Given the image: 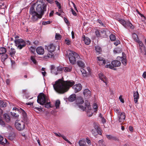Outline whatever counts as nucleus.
Instances as JSON below:
<instances>
[{"label":"nucleus","mask_w":146,"mask_h":146,"mask_svg":"<svg viewBox=\"0 0 146 146\" xmlns=\"http://www.w3.org/2000/svg\"><path fill=\"white\" fill-rule=\"evenodd\" d=\"M74 84L72 80L64 81L62 79H59L52 83L54 90L59 93L62 94L67 92L69 88Z\"/></svg>","instance_id":"obj_1"},{"label":"nucleus","mask_w":146,"mask_h":146,"mask_svg":"<svg viewBox=\"0 0 146 146\" xmlns=\"http://www.w3.org/2000/svg\"><path fill=\"white\" fill-rule=\"evenodd\" d=\"M78 103L77 105L78 107L83 111H86L88 113L91 112L92 110L90 106V102L86 100L85 101V106H84L83 104L84 102L83 99L81 98H79L78 99Z\"/></svg>","instance_id":"obj_2"},{"label":"nucleus","mask_w":146,"mask_h":146,"mask_svg":"<svg viewBox=\"0 0 146 146\" xmlns=\"http://www.w3.org/2000/svg\"><path fill=\"white\" fill-rule=\"evenodd\" d=\"M29 13L32 17L31 20L32 21L35 22L37 21L39 19H41L43 15L41 13H38L35 11L34 7L32 6L30 9Z\"/></svg>","instance_id":"obj_3"},{"label":"nucleus","mask_w":146,"mask_h":146,"mask_svg":"<svg viewBox=\"0 0 146 146\" xmlns=\"http://www.w3.org/2000/svg\"><path fill=\"white\" fill-rule=\"evenodd\" d=\"M37 4L36 7V11L43 15L44 12L46 11V4L42 0H39L37 2Z\"/></svg>","instance_id":"obj_4"},{"label":"nucleus","mask_w":146,"mask_h":146,"mask_svg":"<svg viewBox=\"0 0 146 146\" xmlns=\"http://www.w3.org/2000/svg\"><path fill=\"white\" fill-rule=\"evenodd\" d=\"M68 57L70 63L72 64H75L76 60L80 58L79 55L73 51H70L68 54Z\"/></svg>","instance_id":"obj_5"},{"label":"nucleus","mask_w":146,"mask_h":146,"mask_svg":"<svg viewBox=\"0 0 146 146\" xmlns=\"http://www.w3.org/2000/svg\"><path fill=\"white\" fill-rule=\"evenodd\" d=\"M48 98L47 96L42 93H40L37 97V102L40 104L43 105L46 102H48Z\"/></svg>","instance_id":"obj_6"},{"label":"nucleus","mask_w":146,"mask_h":146,"mask_svg":"<svg viewBox=\"0 0 146 146\" xmlns=\"http://www.w3.org/2000/svg\"><path fill=\"white\" fill-rule=\"evenodd\" d=\"M15 126L19 131H22L25 128V122L19 120H17L15 123Z\"/></svg>","instance_id":"obj_7"},{"label":"nucleus","mask_w":146,"mask_h":146,"mask_svg":"<svg viewBox=\"0 0 146 146\" xmlns=\"http://www.w3.org/2000/svg\"><path fill=\"white\" fill-rule=\"evenodd\" d=\"M15 45L18 49L21 50L26 45L25 42L22 39H18L15 41Z\"/></svg>","instance_id":"obj_8"},{"label":"nucleus","mask_w":146,"mask_h":146,"mask_svg":"<svg viewBox=\"0 0 146 146\" xmlns=\"http://www.w3.org/2000/svg\"><path fill=\"white\" fill-rule=\"evenodd\" d=\"M111 65L110 64H107L105 66L106 68H109L111 69H113L114 67H118L120 66L121 62L119 60H115L112 61L111 62Z\"/></svg>","instance_id":"obj_9"},{"label":"nucleus","mask_w":146,"mask_h":146,"mask_svg":"<svg viewBox=\"0 0 146 146\" xmlns=\"http://www.w3.org/2000/svg\"><path fill=\"white\" fill-rule=\"evenodd\" d=\"M97 62L100 66H103L106 63V61L105 59L101 57H97Z\"/></svg>","instance_id":"obj_10"},{"label":"nucleus","mask_w":146,"mask_h":146,"mask_svg":"<svg viewBox=\"0 0 146 146\" xmlns=\"http://www.w3.org/2000/svg\"><path fill=\"white\" fill-rule=\"evenodd\" d=\"M75 93H77L82 89V86L80 84H78L72 87Z\"/></svg>","instance_id":"obj_11"},{"label":"nucleus","mask_w":146,"mask_h":146,"mask_svg":"<svg viewBox=\"0 0 146 146\" xmlns=\"http://www.w3.org/2000/svg\"><path fill=\"white\" fill-rule=\"evenodd\" d=\"M118 116L119 122H121L125 119V115L124 113L123 112L120 113L118 114Z\"/></svg>","instance_id":"obj_12"},{"label":"nucleus","mask_w":146,"mask_h":146,"mask_svg":"<svg viewBox=\"0 0 146 146\" xmlns=\"http://www.w3.org/2000/svg\"><path fill=\"white\" fill-rule=\"evenodd\" d=\"M99 76L100 78L105 83L106 85H107L108 84L107 78L102 73H100L99 74Z\"/></svg>","instance_id":"obj_13"},{"label":"nucleus","mask_w":146,"mask_h":146,"mask_svg":"<svg viewBox=\"0 0 146 146\" xmlns=\"http://www.w3.org/2000/svg\"><path fill=\"white\" fill-rule=\"evenodd\" d=\"M36 52L38 54L42 55L44 52V48L41 46L38 47L36 49Z\"/></svg>","instance_id":"obj_14"},{"label":"nucleus","mask_w":146,"mask_h":146,"mask_svg":"<svg viewBox=\"0 0 146 146\" xmlns=\"http://www.w3.org/2000/svg\"><path fill=\"white\" fill-rule=\"evenodd\" d=\"M83 94L84 96L87 98L90 97L91 94L90 91L88 89H85L83 92Z\"/></svg>","instance_id":"obj_15"},{"label":"nucleus","mask_w":146,"mask_h":146,"mask_svg":"<svg viewBox=\"0 0 146 146\" xmlns=\"http://www.w3.org/2000/svg\"><path fill=\"white\" fill-rule=\"evenodd\" d=\"M89 68H88L87 69L88 70V72H87L84 69L82 68L81 69V71L84 77H86L88 76V75L90 74V71L89 70Z\"/></svg>","instance_id":"obj_16"},{"label":"nucleus","mask_w":146,"mask_h":146,"mask_svg":"<svg viewBox=\"0 0 146 146\" xmlns=\"http://www.w3.org/2000/svg\"><path fill=\"white\" fill-rule=\"evenodd\" d=\"M101 34L102 35V36L103 37H106L107 36V34L109 33V31L108 30H105L104 29H102L100 30Z\"/></svg>","instance_id":"obj_17"},{"label":"nucleus","mask_w":146,"mask_h":146,"mask_svg":"<svg viewBox=\"0 0 146 146\" xmlns=\"http://www.w3.org/2000/svg\"><path fill=\"white\" fill-rule=\"evenodd\" d=\"M137 91L134 92L133 93V97L134 101L135 104L137 103L138 100L139 99V96Z\"/></svg>","instance_id":"obj_18"},{"label":"nucleus","mask_w":146,"mask_h":146,"mask_svg":"<svg viewBox=\"0 0 146 146\" xmlns=\"http://www.w3.org/2000/svg\"><path fill=\"white\" fill-rule=\"evenodd\" d=\"M51 72L55 75H57L58 72L57 71V69L56 67L54 65H51L50 66Z\"/></svg>","instance_id":"obj_19"},{"label":"nucleus","mask_w":146,"mask_h":146,"mask_svg":"<svg viewBox=\"0 0 146 146\" xmlns=\"http://www.w3.org/2000/svg\"><path fill=\"white\" fill-rule=\"evenodd\" d=\"M13 110H15V111L17 112H19V110H20V112L21 113L24 117L26 116L27 114L26 113L24 110L22 109L21 108L19 109L16 108H13Z\"/></svg>","instance_id":"obj_20"},{"label":"nucleus","mask_w":146,"mask_h":146,"mask_svg":"<svg viewBox=\"0 0 146 146\" xmlns=\"http://www.w3.org/2000/svg\"><path fill=\"white\" fill-rule=\"evenodd\" d=\"M94 129L96 130V131H97V132L100 135H101L102 133L99 127L98 124L96 123H94Z\"/></svg>","instance_id":"obj_21"},{"label":"nucleus","mask_w":146,"mask_h":146,"mask_svg":"<svg viewBox=\"0 0 146 146\" xmlns=\"http://www.w3.org/2000/svg\"><path fill=\"white\" fill-rule=\"evenodd\" d=\"M47 49L49 52H53L55 49V47L53 44H51L48 46Z\"/></svg>","instance_id":"obj_22"},{"label":"nucleus","mask_w":146,"mask_h":146,"mask_svg":"<svg viewBox=\"0 0 146 146\" xmlns=\"http://www.w3.org/2000/svg\"><path fill=\"white\" fill-rule=\"evenodd\" d=\"M117 59L119 60L120 61H121L122 64L124 66L126 65L127 61L126 59V58H124V57H121L118 56L117 57Z\"/></svg>","instance_id":"obj_23"},{"label":"nucleus","mask_w":146,"mask_h":146,"mask_svg":"<svg viewBox=\"0 0 146 146\" xmlns=\"http://www.w3.org/2000/svg\"><path fill=\"white\" fill-rule=\"evenodd\" d=\"M82 39L84 41V43L86 45H89L90 42V39L88 37H85V36H83Z\"/></svg>","instance_id":"obj_24"},{"label":"nucleus","mask_w":146,"mask_h":146,"mask_svg":"<svg viewBox=\"0 0 146 146\" xmlns=\"http://www.w3.org/2000/svg\"><path fill=\"white\" fill-rule=\"evenodd\" d=\"M137 42L139 44L141 52H142L143 51L145 50V46L142 42L139 40H137Z\"/></svg>","instance_id":"obj_25"},{"label":"nucleus","mask_w":146,"mask_h":146,"mask_svg":"<svg viewBox=\"0 0 146 146\" xmlns=\"http://www.w3.org/2000/svg\"><path fill=\"white\" fill-rule=\"evenodd\" d=\"M126 29L130 28L133 29L134 26L129 21H126L125 25V27Z\"/></svg>","instance_id":"obj_26"},{"label":"nucleus","mask_w":146,"mask_h":146,"mask_svg":"<svg viewBox=\"0 0 146 146\" xmlns=\"http://www.w3.org/2000/svg\"><path fill=\"white\" fill-rule=\"evenodd\" d=\"M76 98V95L75 94H72L68 98L69 101L72 102L75 100Z\"/></svg>","instance_id":"obj_27"},{"label":"nucleus","mask_w":146,"mask_h":146,"mask_svg":"<svg viewBox=\"0 0 146 146\" xmlns=\"http://www.w3.org/2000/svg\"><path fill=\"white\" fill-rule=\"evenodd\" d=\"M95 48L96 53L98 54H100L102 51L101 48L98 46H95Z\"/></svg>","instance_id":"obj_28"},{"label":"nucleus","mask_w":146,"mask_h":146,"mask_svg":"<svg viewBox=\"0 0 146 146\" xmlns=\"http://www.w3.org/2000/svg\"><path fill=\"white\" fill-rule=\"evenodd\" d=\"M7 105V103L6 102L4 101L0 100V107L4 108Z\"/></svg>","instance_id":"obj_29"},{"label":"nucleus","mask_w":146,"mask_h":146,"mask_svg":"<svg viewBox=\"0 0 146 146\" xmlns=\"http://www.w3.org/2000/svg\"><path fill=\"white\" fill-rule=\"evenodd\" d=\"M9 54L11 56H13L16 53L15 49L13 48H11V49L9 50Z\"/></svg>","instance_id":"obj_30"},{"label":"nucleus","mask_w":146,"mask_h":146,"mask_svg":"<svg viewBox=\"0 0 146 146\" xmlns=\"http://www.w3.org/2000/svg\"><path fill=\"white\" fill-rule=\"evenodd\" d=\"M54 56V54L52 52H49L47 54V55H45L44 58L45 59H47L48 58H51L52 57Z\"/></svg>","instance_id":"obj_31"},{"label":"nucleus","mask_w":146,"mask_h":146,"mask_svg":"<svg viewBox=\"0 0 146 146\" xmlns=\"http://www.w3.org/2000/svg\"><path fill=\"white\" fill-rule=\"evenodd\" d=\"M3 117L7 122H9L10 120V118L9 116L7 113H5L4 114Z\"/></svg>","instance_id":"obj_32"},{"label":"nucleus","mask_w":146,"mask_h":146,"mask_svg":"<svg viewBox=\"0 0 146 146\" xmlns=\"http://www.w3.org/2000/svg\"><path fill=\"white\" fill-rule=\"evenodd\" d=\"M1 60L2 61H4L8 57V55L7 54L5 53L1 55Z\"/></svg>","instance_id":"obj_33"},{"label":"nucleus","mask_w":146,"mask_h":146,"mask_svg":"<svg viewBox=\"0 0 146 146\" xmlns=\"http://www.w3.org/2000/svg\"><path fill=\"white\" fill-rule=\"evenodd\" d=\"M64 68V71L65 72H70L71 71L72 67L71 66H68L65 67Z\"/></svg>","instance_id":"obj_34"},{"label":"nucleus","mask_w":146,"mask_h":146,"mask_svg":"<svg viewBox=\"0 0 146 146\" xmlns=\"http://www.w3.org/2000/svg\"><path fill=\"white\" fill-rule=\"evenodd\" d=\"M6 51L7 50L5 48L3 47L0 48V54L1 55L5 53Z\"/></svg>","instance_id":"obj_35"},{"label":"nucleus","mask_w":146,"mask_h":146,"mask_svg":"<svg viewBox=\"0 0 146 146\" xmlns=\"http://www.w3.org/2000/svg\"><path fill=\"white\" fill-rule=\"evenodd\" d=\"M77 64L78 66L80 67H82L84 65V63L81 61H77Z\"/></svg>","instance_id":"obj_36"},{"label":"nucleus","mask_w":146,"mask_h":146,"mask_svg":"<svg viewBox=\"0 0 146 146\" xmlns=\"http://www.w3.org/2000/svg\"><path fill=\"white\" fill-rule=\"evenodd\" d=\"M95 34L96 36L98 37H99L102 36V35L101 34L100 30H97L95 31Z\"/></svg>","instance_id":"obj_37"},{"label":"nucleus","mask_w":146,"mask_h":146,"mask_svg":"<svg viewBox=\"0 0 146 146\" xmlns=\"http://www.w3.org/2000/svg\"><path fill=\"white\" fill-rule=\"evenodd\" d=\"M45 104V107L47 108H49L50 107V101L48 99V102H46Z\"/></svg>","instance_id":"obj_38"},{"label":"nucleus","mask_w":146,"mask_h":146,"mask_svg":"<svg viewBox=\"0 0 146 146\" xmlns=\"http://www.w3.org/2000/svg\"><path fill=\"white\" fill-rule=\"evenodd\" d=\"M65 43L68 45H69L71 44V40H69L68 38L66 39L65 40Z\"/></svg>","instance_id":"obj_39"},{"label":"nucleus","mask_w":146,"mask_h":146,"mask_svg":"<svg viewBox=\"0 0 146 146\" xmlns=\"http://www.w3.org/2000/svg\"><path fill=\"white\" fill-rule=\"evenodd\" d=\"M119 21L121 24L125 27V25L126 21H125L124 20L122 19L119 20Z\"/></svg>","instance_id":"obj_40"},{"label":"nucleus","mask_w":146,"mask_h":146,"mask_svg":"<svg viewBox=\"0 0 146 146\" xmlns=\"http://www.w3.org/2000/svg\"><path fill=\"white\" fill-rule=\"evenodd\" d=\"M60 102L59 100H57L55 102V106L56 108L58 109L59 108L60 105Z\"/></svg>","instance_id":"obj_41"},{"label":"nucleus","mask_w":146,"mask_h":146,"mask_svg":"<svg viewBox=\"0 0 146 146\" xmlns=\"http://www.w3.org/2000/svg\"><path fill=\"white\" fill-rule=\"evenodd\" d=\"M133 37L134 40L137 42V40H139V39L138 38V37L137 35L134 33L133 35Z\"/></svg>","instance_id":"obj_42"},{"label":"nucleus","mask_w":146,"mask_h":146,"mask_svg":"<svg viewBox=\"0 0 146 146\" xmlns=\"http://www.w3.org/2000/svg\"><path fill=\"white\" fill-rule=\"evenodd\" d=\"M5 125V122L1 118H0V125L2 127H4Z\"/></svg>","instance_id":"obj_43"},{"label":"nucleus","mask_w":146,"mask_h":146,"mask_svg":"<svg viewBox=\"0 0 146 146\" xmlns=\"http://www.w3.org/2000/svg\"><path fill=\"white\" fill-rule=\"evenodd\" d=\"M61 36L58 33H56L55 35V39L56 40H59L61 38Z\"/></svg>","instance_id":"obj_44"},{"label":"nucleus","mask_w":146,"mask_h":146,"mask_svg":"<svg viewBox=\"0 0 146 146\" xmlns=\"http://www.w3.org/2000/svg\"><path fill=\"white\" fill-rule=\"evenodd\" d=\"M110 38L111 41H113L115 40L116 39L115 36L112 34H111L110 36Z\"/></svg>","instance_id":"obj_45"},{"label":"nucleus","mask_w":146,"mask_h":146,"mask_svg":"<svg viewBox=\"0 0 146 146\" xmlns=\"http://www.w3.org/2000/svg\"><path fill=\"white\" fill-rule=\"evenodd\" d=\"M57 69V71L58 72V73L64 70V68H62V66H59L58 67H56Z\"/></svg>","instance_id":"obj_46"},{"label":"nucleus","mask_w":146,"mask_h":146,"mask_svg":"<svg viewBox=\"0 0 146 146\" xmlns=\"http://www.w3.org/2000/svg\"><path fill=\"white\" fill-rule=\"evenodd\" d=\"M11 115L16 118L19 115L17 113H15L14 112H11Z\"/></svg>","instance_id":"obj_47"},{"label":"nucleus","mask_w":146,"mask_h":146,"mask_svg":"<svg viewBox=\"0 0 146 146\" xmlns=\"http://www.w3.org/2000/svg\"><path fill=\"white\" fill-rule=\"evenodd\" d=\"M55 3L56 5L58 7L59 9H60L61 8V6L60 3L57 1H55Z\"/></svg>","instance_id":"obj_48"},{"label":"nucleus","mask_w":146,"mask_h":146,"mask_svg":"<svg viewBox=\"0 0 146 146\" xmlns=\"http://www.w3.org/2000/svg\"><path fill=\"white\" fill-rule=\"evenodd\" d=\"M31 60L34 64H36V61L35 56H31Z\"/></svg>","instance_id":"obj_49"},{"label":"nucleus","mask_w":146,"mask_h":146,"mask_svg":"<svg viewBox=\"0 0 146 146\" xmlns=\"http://www.w3.org/2000/svg\"><path fill=\"white\" fill-rule=\"evenodd\" d=\"M29 50L33 53H34L35 51V48L33 46H31L29 48Z\"/></svg>","instance_id":"obj_50"},{"label":"nucleus","mask_w":146,"mask_h":146,"mask_svg":"<svg viewBox=\"0 0 146 146\" xmlns=\"http://www.w3.org/2000/svg\"><path fill=\"white\" fill-rule=\"evenodd\" d=\"M86 142H87L88 145H91V143L90 140L87 137L85 140Z\"/></svg>","instance_id":"obj_51"},{"label":"nucleus","mask_w":146,"mask_h":146,"mask_svg":"<svg viewBox=\"0 0 146 146\" xmlns=\"http://www.w3.org/2000/svg\"><path fill=\"white\" fill-rule=\"evenodd\" d=\"M98 143L100 146H105L104 144V141L103 140H99Z\"/></svg>","instance_id":"obj_52"},{"label":"nucleus","mask_w":146,"mask_h":146,"mask_svg":"<svg viewBox=\"0 0 146 146\" xmlns=\"http://www.w3.org/2000/svg\"><path fill=\"white\" fill-rule=\"evenodd\" d=\"M106 137L107 138L109 139H114L115 138L114 137L110 135H106Z\"/></svg>","instance_id":"obj_53"},{"label":"nucleus","mask_w":146,"mask_h":146,"mask_svg":"<svg viewBox=\"0 0 146 146\" xmlns=\"http://www.w3.org/2000/svg\"><path fill=\"white\" fill-rule=\"evenodd\" d=\"M61 137H62L64 140L66 141H67L70 144H71V142L66 138V137L65 136H64L63 135H62Z\"/></svg>","instance_id":"obj_54"},{"label":"nucleus","mask_w":146,"mask_h":146,"mask_svg":"<svg viewBox=\"0 0 146 146\" xmlns=\"http://www.w3.org/2000/svg\"><path fill=\"white\" fill-rule=\"evenodd\" d=\"M3 139V136L0 135V144L2 145H3L5 143L3 142L2 141Z\"/></svg>","instance_id":"obj_55"},{"label":"nucleus","mask_w":146,"mask_h":146,"mask_svg":"<svg viewBox=\"0 0 146 146\" xmlns=\"http://www.w3.org/2000/svg\"><path fill=\"white\" fill-rule=\"evenodd\" d=\"M93 108L95 110V112L98 110V106L96 104H94L93 105Z\"/></svg>","instance_id":"obj_56"},{"label":"nucleus","mask_w":146,"mask_h":146,"mask_svg":"<svg viewBox=\"0 0 146 146\" xmlns=\"http://www.w3.org/2000/svg\"><path fill=\"white\" fill-rule=\"evenodd\" d=\"M51 22L50 21H44L42 23L43 25H46L47 24H49Z\"/></svg>","instance_id":"obj_57"},{"label":"nucleus","mask_w":146,"mask_h":146,"mask_svg":"<svg viewBox=\"0 0 146 146\" xmlns=\"http://www.w3.org/2000/svg\"><path fill=\"white\" fill-rule=\"evenodd\" d=\"M54 134L57 137H61L62 135H61L60 133H58L56 132H54Z\"/></svg>","instance_id":"obj_58"},{"label":"nucleus","mask_w":146,"mask_h":146,"mask_svg":"<svg viewBox=\"0 0 146 146\" xmlns=\"http://www.w3.org/2000/svg\"><path fill=\"white\" fill-rule=\"evenodd\" d=\"M114 110V111L117 114L118 113V114L120 113H121L119 110V109L118 108H115Z\"/></svg>","instance_id":"obj_59"},{"label":"nucleus","mask_w":146,"mask_h":146,"mask_svg":"<svg viewBox=\"0 0 146 146\" xmlns=\"http://www.w3.org/2000/svg\"><path fill=\"white\" fill-rule=\"evenodd\" d=\"M71 11L72 12V14L74 16H76L77 15V13H76L74 11L73 9L72 8H71Z\"/></svg>","instance_id":"obj_60"},{"label":"nucleus","mask_w":146,"mask_h":146,"mask_svg":"<svg viewBox=\"0 0 146 146\" xmlns=\"http://www.w3.org/2000/svg\"><path fill=\"white\" fill-rule=\"evenodd\" d=\"M120 43V41L118 40L116 41L114 43V44L115 46H117L118 44Z\"/></svg>","instance_id":"obj_61"},{"label":"nucleus","mask_w":146,"mask_h":146,"mask_svg":"<svg viewBox=\"0 0 146 146\" xmlns=\"http://www.w3.org/2000/svg\"><path fill=\"white\" fill-rule=\"evenodd\" d=\"M119 99L120 100V101L123 103L124 102L123 99L122 98V96H120L119 97Z\"/></svg>","instance_id":"obj_62"},{"label":"nucleus","mask_w":146,"mask_h":146,"mask_svg":"<svg viewBox=\"0 0 146 146\" xmlns=\"http://www.w3.org/2000/svg\"><path fill=\"white\" fill-rule=\"evenodd\" d=\"M92 133L94 135H95L97 131H96V130L95 129H93L91 131Z\"/></svg>","instance_id":"obj_63"},{"label":"nucleus","mask_w":146,"mask_h":146,"mask_svg":"<svg viewBox=\"0 0 146 146\" xmlns=\"http://www.w3.org/2000/svg\"><path fill=\"white\" fill-rule=\"evenodd\" d=\"M142 77L143 78H146V72H145L143 73V75H142Z\"/></svg>","instance_id":"obj_64"}]
</instances>
